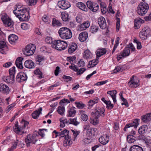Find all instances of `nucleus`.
<instances>
[{"label": "nucleus", "instance_id": "1", "mask_svg": "<svg viewBox=\"0 0 151 151\" xmlns=\"http://www.w3.org/2000/svg\"><path fill=\"white\" fill-rule=\"evenodd\" d=\"M15 9L13 12L16 16L21 21H26L29 20L30 18L29 12L27 8L19 9L21 8L19 4H16Z\"/></svg>", "mask_w": 151, "mask_h": 151}, {"label": "nucleus", "instance_id": "2", "mask_svg": "<svg viewBox=\"0 0 151 151\" xmlns=\"http://www.w3.org/2000/svg\"><path fill=\"white\" fill-rule=\"evenodd\" d=\"M58 32L61 38L64 40L70 39L72 36L71 30L66 27L61 28Z\"/></svg>", "mask_w": 151, "mask_h": 151}, {"label": "nucleus", "instance_id": "3", "mask_svg": "<svg viewBox=\"0 0 151 151\" xmlns=\"http://www.w3.org/2000/svg\"><path fill=\"white\" fill-rule=\"evenodd\" d=\"M149 9L148 4L145 2H141L138 5L137 9V12L141 16H144L147 12Z\"/></svg>", "mask_w": 151, "mask_h": 151}, {"label": "nucleus", "instance_id": "4", "mask_svg": "<svg viewBox=\"0 0 151 151\" xmlns=\"http://www.w3.org/2000/svg\"><path fill=\"white\" fill-rule=\"evenodd\" d=\"M53 48L58 50H62L65 49L68 46V44L65 41L60 40H55L53 42Z\"/></svg>", "mask_w": 151, "mask_h": 151}, {"label": "nucleus", "instance_id": "5", "mask_svg": "<svg viewBox=\"0 0 151 151\" xmlns=\"http://www.w3.org/2000/svg\"><path fill=\"white\" fill-rule=\"evenodd\" d=\"M39 137V136L35 134H33L32 136L29 134L27 135L25 139L27 146L29 147L31 144H35V142L38 140Z\"/></svg>", "mask_w": 151, "mask_h": 151}, {"label": "nucleus", "instance_id": "6", "mask_svg": "<svg viewBox=\"0 0 151 151\" xmlns=\"http://www.w3.org/2000/svg\"><path fill=\"white\" fill-rule=\"evenodd\" d=\"M36 47L35 45L30 44L27 45L24 51V54L26 56L32 55L35 51Z\"/></svg>", "mask_w": 151, "mask_h": 151}, {"label": "nucleus", "instance_id": "7", "mask_svg": "<svg viewBox=\"0 0 151 151\" xmlns=\"http://www.w3.org/2000/svg\"><path fill=\"white\" fill-rule=\"evenodd\" d=\"M1 19L5 27H12L13 26V22L11 19L6 14L2 15Z\"/></svg>", "mask_w": 151, "mask_h": 151}, {"label": "nucleus", "instance_id": "8", "mask_svg": "<svg viewBox=\"0 0 151 151\" xmlns=\"http://www.w3.org/2000/svg\"><path fill=\"white\" fill-rule=\"evenodd\" d=\"M150 34V29L148 27L143 28L139 33L140 38L142 40H146L148 36Z\"/></svg>", "mask_w": 151, "mask_h": 151}, {"label": "nucleus", "instance_id": "9", "mask_svg": "<svg viewBox=\"0 0 151 151\" xmlns=\"http://www.w3.org/2000/svg\"><path fill=\"white\" fill-rule=\"evenodd\" d=\"M60 97H57L55 98H53L51 100H49L48 101L49 102V103L52 102V104H49L51 108V109H49L50 112L48 113V116L50 115V116L51 117V115H50V114L52 113L54 109H55V107L57 106L58 104V102H54V101L55 100L59 99Z\"/></svg>", "mask_w": 151, "mask_h": 151}, {"label": "nucleus", "instance_id": "10", "mask_svg": "<svg viewBox=\"0 0 151 151\" xmlns=\"http://www.w3.org/2000/svg\"><path fill=\"white\" fill-rule=\"evenodd\" d=\"M88 7L93 12H96L99 9V5L97 4L90 1H88L86 3Z\"/></svg>", "mask_w": 151, "mask_h": 151}, {"label": "nucleus", "instance_id": "11", "mask_svg": "<svg viewBox=\"0 0 151 151\" xmlns=\"http://www.w3.org/2000/svg\"><path fill=\"white\" fill-rule=\"evenodd\" d=\"M58 4L60 8L63 9H67L70 6V3L68 1L65 0L59 1Z\"/></svg>", "mask_w": 151, "mask_h": 151}, {"label": "nucleus", "instance_id": "12", "mask_svg": "<svg viewBox=\"0 0 151 151\" xmlns=\"http://www.w3.org/2000/svg\"><path fill=\"white\" fill-rule=\"evenodd\" d=\"M27 79L26 74L23 72H19L17 75L16 77L17 81L19 83L25 81Z\"/></svg>", "mask_w": 151, "mask_h": 151}, {"label": "nucleus", "instance_id": "13", "mask_svg": "<svg viewBox=\"0 0 151 151\" xmlns=\"http://www.w3.org/2000/svg\"><path fill=\"white\" fill-rule=\"evenodd\" d=\"M139 119L134 120L132 122L127 124L124 128V130L126 131L127 128L130 127H134V128H136L139 124Z\"/></svg>", "mask_w": 151, "mask_h": 151}, {"label": "nucleus", "instance_id": "14", "mask_svg": "<svg viewBox=\"0 0 151 151\" xmlns=\"http://www.w3.org/2000/svg\"><path fill=\"white\" fill-rule=\"evenodd\" d=\"M69 68L77 72V74L78 75L82 74L86 70V69L85 68H82L78 69L76 65L73 64H72V65L69 66Z\"/></svg>", "mask_w": 151, "mask_h": 151}, {"label": "nucleus", "instance_id": "15", "mask_svg": "<svg viewBox=\"0 0 151 151\" xmlns=\"http://www.w3.org/2000/svg\"><path fill=\"white\" fill-rule=\"evenodd\" d=\"M98 22L101 29H105L107 27L105 19L102 17H99Z\"/></svg>", "mask_w": 151, "mask_h": 151}, {"label": "nucleus", "instance_id": "16", "mask_svg": "<svg viewBox=\"0 0 151 151\" xmlns=\"http://www.w3.org/2000/svg\"><path fill=\"white\" fill-rule=\"evenodd\" d=\"M134 77L135 76L133 75L130 78V81L128 83L129 86L133 88H136L139 85L138 81H137L134 80Z\"/></svg>", "mask_w": 151, "mask_h": 151}, {"label": "nucleus", "instance_id": "17", "mask_svg": "<svg viewBox=\"0 0 151 151\" xmlns=\"http://www.w3.org/2000/svg\"><path fill=\"white\" fill-rule=\"evenodd\" d=\"M10 91L9 87L5 84H0V92L3 93L7 94Z\"/></svg>", "mask_w": 151, "mask_h": 151}, {"label": "nucleus", "instance_id": "18", "mask_svg": "<svg viewBox=\"0 0 151 151\" xmlns=\"http://www.w3.org/2000/svg\"><path fill=\"white\" fill-rule=\"evenodd\" d=\"M90 23L88 21H85L82 24L78 26V30L79 31H82L85 30L90 26Z\"/></svg>", "mask_w": 151, "mask_h": 151}, {"label": "nucleus", "instance_id": "19", "mask_svg": "<svg viewBox=\"0 0 151 151\" xmlns=\"http://www.w3.org/2000/svg\"><path fill=\"white\" fill-rule=\"evenodd\" d=\"M8 50L5 42L3 41H0V52L2 54H6Z\"/></svg>", "mask_w": 151, "mask_h": 151}, {"label": "nucleus", "instance_id": "20", "mask_svg": "<svg viewBox=\"0 0 151 151\" xmlns=\"http://www.w3.org/2000/svg\"><path fill=\"white\" fill-rule=\"evenodd\" d=\"M2 80L4 82L7 83H13L14 81V77L9 75V76H4Z\"/></svg>", "mask_w": 151, "mask_h": 151}, {"label": "nucleus", "instance_id": "21", "mask_svg": "<svg viewBox=\"0 0 151 151\" xmlns=\"http://www.w3.org/2000/svg\"><path fill=\"white\" fill-rule=\"evenodd\" d=\"M104 111L105 110L103 108L99 107L98 108L96 111L95 112V116L98 117H99L101 116L103 117L105 115Z\"/></svg>", "mask_w": 151, "mask_h": 151}, {"label": "nucleus", "instance_id": "22", "mask_svg": "<svg viewBox=\"0 0 151 151\" xmlns=\"http://www.w3.org/2000/svg\"><path fill=\"white\" fill-rule=\"evenodd\" d=\"M88 37V34L86 32H83L80 34L78 39L81 42L85 41Z\"/></svg>", "mask_w": 151, "mask_h": 151}, {"label": "nucleus", "instance_id": "23", "mask_svg": "<svg viewBox=\"0 0 151 151\" xmlns=\"http://www.w3.org/2000/svg\"><path fill=\"white\" fill-rule=\"evenodd\" d=\"M109 138L107 135H104L99 139V142L102 144L105 145L109 142Z\"/></svg>", "mask_w": 151, "mask_h": 151}, {"label": "nucleus", "instance_id": "24", "mask_svg": "<svg viewBox=\"0 0 151 151\" xmlns=\"http://www.w3.org/2000/svg\"><path fill=\"white\" fill-rule=\"evenodd\" d=\"M77 45L75 43H72L70 44L68 47V51L69 53H73L77 49Z\"/></svg>", "mask_w": 151, "mask_h": 151}, {"label": "nucleus", "instance_id": "25", "mask_svg": "<svg viewBox=\"0 0 151 151\" xmlns=\"http://www.w3.org/2000/svg\"><path fill=\"white\" fill-rule=\"evenodd\" d=\"M106 52V50L105 48H100L98 49L96 52V58H99L101 56L105 54Z\"/></svg>", "mask_w": 151, "mask_h": 151}, {"label": "nucleus", "instance_id": "26", "mask_svg": "<svg viewBox=\"0 0 151 151\" xmlns=\"http://www.w3.org/2000/svg\"><path fill=\"white\" fill-rule=\"evenodd\" d=\"M24 65L26 68H32L35 66L34 62L30 60H26L24 63Z\"/></svg>", "mask_w": 151, "mask_h": 151}, {"label": "nucleus", "instance_id": "27", "mask_svg": "<svg viewBox=\"0 0 151 151\" xmlns=\"http://www.w3.org/2000/svg\"><path fill=\"white\" fill-rule=\"evenodd\" d=\"M74 107H72L68 109L67 116L68 117H73L76 114V111Z\"/></svg>", "mask_w": 151, "mask_h": 151}, {"label": "nucleus", "instance_id": "28", "mask_svg": "<svg viewBox=\"0 0 151 151\" xmlns=\"http://www.w3.org/2000/svg\"><path fill=\"white\" fill-rule=\"evenodd\" d=\"M42 110V107H40L37 110L34 111L32 114V118L34 119H37L40 114H41V111Z\"/></svg>", "mask_w": 151, "mask_h": 151}, {"label": "nucleus", "instance_id": "29", "mask_svg": "<svg viewBox=\"0 0 151 151\" xmlns=\"http://www.w3.org/2000/svg\"><path fill=\"white\" fill-rule=\"evenodd\" d=\"M142 121L144 122L147 123L151 120V113L143 115L141 117Z\"/></svg>", "mask_w": 151, "mask_h": 151}, {"label": "nucleus", "instance_id": "30", "mask_svg": "<svg viewBox=\"0 0 151 151\" xmlns=\"http://www.w3.org/2000/svg\"><path fill=\"white\" fill-rule=\"evenodd\" d=\"M116 91L115 90L109 91L107 92V94L109 95L112 98L114 103H115L116 101Z\"/></svg>", "mask_w": 151, "mask_h": 151}, {"label": "nucleus", "instance_id": "31", "mask_svg": "<svg viewBox=\"0 0 151 151\" xmlns=\"http://www.w3.org/2000/svg\"><path fill=\"white\" fill-rule=\"evenodd\" d=\"M65 140L64 141L63 145L66 147H68L72 144V141L70 136H67L65 138Z\"/></svg>", "mask_w": 151, "mask_h": 151}, {"label": "nucleus", "instance_id": "32", "mask_svg": "<svg viewBox=\"0 0 151 151\" xmlns=\"http://www.w3.org/2000/svg\"><path fill=\"white\" fill-rule=\"evenodd\" d=\"M60 16L63 21L64 22H67L70 19L69 14L66 12H62L61 13Z\"/></svg>", "mask_w": 151, "mask_h": 151}, {"label": "nucleus", "instance_id": "33", "mask_svg": "<svg viewBox=\"0 0 151 151\" xmlns=\"http://www.w3.org/2000/svg\"><path fill=\"white\" fill-rule=\"evenodd\" d=\"M23 58L21 57H19L17 58L16 61V64L18 68L22 69L23 68L22 61Z\"/></svg>", "mask_w": 151, "mask_h": 151}, {"label": "nucleus", "instance_id": "34", "mask_svg": "<svg viewBox=\"0 0 151 151\" xmlns=\"http://www.w3.org/2000/svg\"><path fill=\"white\" fill-rule=\"evenodd\" d=\"M60 126L62 127H64L65 124L68 125L70 123L69 120L64 118L60 119Z\"/></svg>", "mask_w": 151, "mask_h": 151}, {"label": "nucleus", "instance_id": "35", "mask_svg": "<svg viewBox=\"0 0 151 151\" xmlns=\"http://www.w3.org/2000/svg\"><path fill=\"white\" fill-rule=\"evenodd\" d=\"M52 25L53 27H61L62 26V23L59 20L55 18L52 19Z\"/></svg>", "mask_w": 151, "mask_h": 151}, {"label": "nucleus", "instance_id": "36", "mask_svg": "<svg viewBox=\"0 0 151 151\" xmlns=\"http://www.w3.org/2000/svg\"><path fill=\"white\" fill-rule=\"evenodd\" d=\"M99 100V99L97 97H96L93 100H90L88 102V107H89V109L91 108L94 104L98 103Z\"/></svg>", "mask_w": 151, "mask_h": 151}, {"label": "nucleus", "instance_id": "37", "mask_svg": "<svg viewBox=\"0 0 151 151\" xmlns=\"http://www.w3.org/2000/svg\"><path fill=\"white\" fill-rule=\"evenodd\" d=\"M148 126L147 125L141 126L138 129V132L140 134H144L147 131Z\"/></svg>", "mask_w": 151, "mask_h": 151}, {"label": "nucleus", "instance_id": "38", "mask_svg": "<svg viewBox=\"0 0 151 151\" xmlns=\"http://www.w3.org/2000/svg\"><path fill=\"white\" fill-rule=\"evenodd\" d=\"M92 54L88 50H86L83 53V57L86 59H90L92 58Z\"/></svg>", "mask_w": 151, "mask_h": 151}, {"label": "nucleus", "instance_id": "39", "mask_svg": "<svg viewBox=\"0 0 151 151\" xmlns=\"http://www.w3.org/2000/svg\"><path fill=\"white\" fill-rule=\"evenodd\" d=\"M76 6L79 9L83 11L87 12L88 11V9L86 6L83 3L79 2L76 4Z\"/></svg>", "mask_w": 151, "mask_h": 151}, {"label": "nucleus", "instance_id": "40", "mask_svg": "<svg viewBox=\"0 0 151 151\" xmlns=\"http://www.w3.org/2000/svg\"><path fill=\"white\" fill-rule=\"evenodd\" d=\"M44 60V58L41 55H38L37 56L36 61V64L38 65H41L42 62Z\"/></svg>", "mask_w": 151, "mask_h": 151}, {"label": "nucleus", "instance_id": "41", "mask_svg": "<svg viewBox=\"0 0 151 151\" xmlns=\"http://www.w3.org/2000/svg\"><path fill=\"white\" fill-rule=\"evenodd\" d=\"M18 37L14 34H11L8 37V40L9 42H15L18 39Z\"/></svg>", "mask_w": 151, "mask_h": 151}, {"label": "nucleus", "instance_id": "42", "mask_svg": "<svg viewBox=\"0 0 151 151\" xmlns=\"http://www.w3.org/2000/svg\"><path fill=\"white\" fill-rule=\"evenodd\" d=\"M69 131L68 130L65 129L64 130H63L61 132H59V135H58L59 136H61L62 137H65L67 136H69Z\"/></svg>", "mask_w": 151, "mask_h": 151}, {"label": "nucleus", "instance_id": "43", "mask_svg": "<svg viewBox=\"0 0 151 151\" xmlns=\"http://www.w3.org/2000/svg\"><path fill=\"white\" fill-rule=\"evenodd\" d=\"M57 111L59 114L63 115L65 111V108L63 106H59L58 107Z\"/></svg>", "mask_w": 151, "mask_h": 151}, {"label": "nucleus", "instance_id": "44", "mask_svg": "<svg viewBox=\"0 0 151 151\" xmlns=\"http://www.w3.org/2000/svg\"><path fill=\"white\" fill-rule=\"evenodd\" d=\"M134 136L133 135L130 134L127 136V140L129 143L134 142L136 140L134 139Z\"/></svg>", "mask_w": 151, "mask_h": 151}, {"label": "nucleus", "instance_id": "45", "mask_svg": "<svg viewBox=\"0 0 151 151\" xmlns=\"http://www.w3.org/2000/svg\"><path fill=\"white\" fill-rule=\"evenodd\" d=\"M34 73L37 75L40 79L44 77L42 76V73L40 71L39 69H37L35 70L34 71Z\"/></svg>", "mask_w": 151, "mask_h": 151}, {"label": "nucleus", "instance_id": "46", "mask_svg": "<svg viewBox=\"0 0 151 151\" xmlns=\"http://www.w3.org/2000/svg\"><path fill=\"white\" fill-rule=\"evenodd\" d=\"M99 117L95 116L94 119H91L90 120V123L94 125H97L99 123Z\"/></svg>", "mask_w": 151, "mask_h": 151}, {"label": "nucleus", "instance_id": "47", "mask_svg": "<svg viewBox=\"0 0 151 151\" xmlns=\"http://www.w3.org/2000/svg\"><path fill=\"white\" fill-rule=\"evenodd\" d=\"M98 63L97 60H93L89 62L88 65L90 67H93L96 65Z\"/></svg>", "mask_w": 151, "mask_h": 151}, {"label": "nucleus", "instance_id": "48", "mask_svg": "<svg viewBox=\"0 0 151 151\" xmlns=\"http://www.w3.org/2000/svg\"><path fill=\"white\" fill-rule=\"evenodd\" d=\"M69 121V124H72L75 126H77L79 124V122L77 121V118H75L73 119H70Z\"/></svg>", "mask_w": 151, "mask_h": 151}, {"label": "nucleus", "instance_id": "49", "mask_svg": "<svg viewBox=\"0 0 151 151\" xmlns=\"http://www.w3.org/2000/svg\"><path fill=\"white\" fill-rule=\"evenodd\" d=\"M99 27L98 26L95 25L92 26L90 28V31L92 33H95L99 30Z\"/></svg>", "mask_w": 151, "mask_h": 151}, {"label": "nucleus", "instance_id": "50", "mask_svg": "<svg viewBox=\"0 0 151 151\" xmlns=\"http://www.w3.org/2000/svg\"><path fill=\"white\" fill-rule=\"evenodd\" d=\"M75 103L76 104V107L79 109H83L86 106L84 104L81 102H75Z\"/></svg>", "mask_w": 151, "mask_h": 151}, {"label": "nucleus", "instance_id": "51", "mask_svg": "<svg viewBox=\"0 0 151 151\" xmlns=\"http://www.w3.org/2000/svg\"><path fill=\"white\" fill-rule=\"evenodd\" d=\"M130 50L129 49H127L123 50L121 53L123 55H124V56L125 57L128 56L130 54Z\"/></svg>", "mask_w": 151, "mask_h": 151}, {"label": "nucleus", "instance_id": "52", "mask_svg": "<svg viewBox=\"0 0 151 151\" xmlns=\"http://www.w3.org/2000/svg\"><path fill=\"white\" fill-rule=\"evenodd\" d=\"M119 37H117L116 38V43L114 44V48H113V50H112V54H113L114 53V52L115 50H116V48H117V47L118 46V45L119 43Z\"/></svg>", "mask_w": 151, "mask_h": 151}, {"label": "nucleus", "instance_id": "53", "mask_svg": "<svg viewBox=\"0 0 151 151\" xmlns=\"http://www.w3.org/2000/svg\"><path fill=\"white\" fill-rule=\"evenodd\" d=\"M15 67H13L9 69V75L14 77V74L15 72Z\"/></svg>", "mask_w": 151, "mask_h": 151}, {"label": "nucleus", "instance_id": "54", "mask_svg": "<svg viewBox=\"0 0 151 151\" xmlns=\"http://www.w3.org/2000/svg\"><path fill=\"white\" fill-rule=\"evenodd\" d=\"M26 2L30 6L35 5L37 2V0H25Z\"/></svg>", "mask_w": 151, "mask_h": 151}, {"label": "nucleus", "instance_id": "55", "mask_svg": "<svg viewBox=\"0 0 151 151\" xmlns=\"http://www.w3.org/2000/svg\"><path fill=\"white\" fill-rule=\"evenodd\" d=\"M106 104V108L109 109L111 110L114 107V105L112 104H111L110 101H107Z\"/></svg>", "mask_w": 151, "mask_h": 151}, {"label": "nucleus", "instance_id": "56", "mask_svg": "<svg viewBox=\"0 0 151 151\" xmlns=\"http://www.w3.org/2000/svg\"><path fill=\"white\" fill-rule=\"evenodd\" d=\"M21 128V127L20 128L17 124H16L14 127V131L16 133H19L20 131Z\"/></svg>", "mask_w": 151, "mask_h": 151}, {"label": "nucleus", "instance_id": "57", "mask_svg": "<svg viewBox=\"0 0 151 151\" xmlns=\"http://www.w3.org/2000/svg\"><path fill=\"white\" fill-rule=\"evenodd\" d=\"M123 71L122 67L121 66H119L116 67L114 70V73H116L119 71L122 72Z\"/></svg>", "mask_w": 151, "mask_h": 151}, {"label": "nucleus", "instance_id": "58", "mask_svg": "<svg viewBox=\"0 0 151 151\" xmlns=\"http://www.w3.org/2000/svg\"><path fill=\"white\" fill-rule=\"evenodd\" d=\"M47 129H40L38 132V134L42 137H43L45 136V133L44 131L46 132Z\"/></svg>", "mask_w": 151, "mask_h": 151}, {"label": "nucleus", "instance_id": "59", "mask_svg": "<svg viewBox=\"0 0 151 151\" xmlns=\"http://www.w3.org/2000/svg\"><path fill=\"white\" fill-rule=\"evenodd\" d=\"M81 118L82 120L85 122L88 119V116L85 114H82L81 115Z\"/></svg>", "mask_w": 151, "mask_h": 151}, {"label": "nucleus", "instance_id": "60", "mask_svg": "<svg viewBox=\"0 0 151 151\" xmlns=\"http://www.w3.org/2000/svg\"><path fill=\"white\" fill-rule=\"evenodd\" d=\"M21 28L24 30L28 29L29 28V25L26 23H22L21 25Z\"/></svg>", "mask_w": 151, "mask_h": 151}, {"label": "nucleus", "instance_id": "61", "mask_svg": "<svg viewBox=\"0 0 151 151\" xmlns=\"http://www.w3.org/2000/svg\"><path fill=\"white\" fill-rule=\"evenodd\" d=\"M22 124V128H25L29 124V122L24 120H22L21 122Z\"/></svg>", "mask_w": 151, "mask_h": 151}, {"label": "nucleus", "instance_id": "62", "mask_svg": "<svg viewBox=\"0 0 151 151\" xmlns=\"http://www.w3.org/2000/svg\"><path fill=\"white\" fill-rule=\"evenodd\" d=\"M83 17L81 15L77 16L76 18V21L78 23H81L83 21Z\"/></svg>", "mask_w": 151, "mask_h": 151}, {"label": "nucleus", "instance_id": "63", "mask_svg": "<svg viewBox=\"0 0 151 151\" xmlns=\"http://www.w3.org/2000/svg\"><path fill=\"white\" fill-rule=\"evenodd\" d=\"M139 146L137 145H134L132 146L130 149V151H137Z\"/></svg>", "mask_w": 151, "mask_h": 151}, {"label": "nucleus", "instance_id": "64", "mask_svg": "<svg viewBox=\"0 0 151 151\" xmlns=\"http://www.w3.org/2000/svg\"><path fill=\"white\" fill-rule=\"evenodd\" d=\"M78 65L81 67H82L85 65V63L84 61L81 59L78 63Z\"/></svg>", "mask_w": 151, "mask_h": 151}]
</instances>
